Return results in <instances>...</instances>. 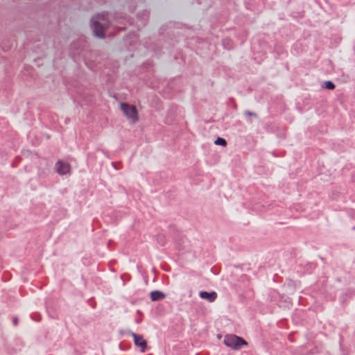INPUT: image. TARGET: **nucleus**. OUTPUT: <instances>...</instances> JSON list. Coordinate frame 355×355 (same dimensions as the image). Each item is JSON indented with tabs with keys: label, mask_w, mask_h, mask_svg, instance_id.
<instances>
[{
	"label": "nucleus",
	"mask_w": 355,
	"mask_h": 355,
	"mask_svg": "<svg viewBox=\"0 0 355 355\" xmlns=\"http://www.w3.org/2000/svg\"><path fill=\"white\" fill-rule=\"evenodd\" d=\"M165 294L159 291H155L150 293V299L152 301H158L163 300Z\"/></svg>",
	"instance_id": "nucleus-7"
},
{
	"label": "nucleus",
	"mask_w": 355,
	"mask_h": 355,
	"mask_svg": "<svg viewBox=\"0 0 355 355\" xmlns=\"http://www.w3.org/2000/svg\"><path fill=\"white\" fill-rule=\"evenodd\" d=\"M120 108L126 118L132 123L139 121L138 112L135 105H129L126 103H121Z\"/></svg>",
	"instance_id": "nucleus-2"
},
{
	"label": "nucleus",
	"mask_w": 355,
	"mask_h": 355,
	"mask_svg": "<svg viewBox=\"0 0 355 355\" xmlns=\"http://www.w3.org/2000/svg\"><path fill=\"white\" fill-rule=\"evenodd\" d=\"M13 323H14V324H15V325H17V318H15V319L13 320Z\"/></svg>",
	"instance_id": "nucleus-10"
},
{
	"label": "nucleus",
	"mask_w": 355,
	"mask_h": 355,
	"mask_svg": "<svg viewBox=\"0 0 355 355\" xmlns=\"http://www.w3.org/2000/svg\"><path fill=\"white\" fill-rule=\"evenodd\" d=\"M107 15L105 14L98 15L92 19L94 35L100 38L104 37V30L107 26Z\"/></svg>",
	"instance_id": "nucleus-1"
},
{
	"label": "nucleus",
	"mask_w": 355,
	"mask_h": 355,
	"mask_svg": "<svg viewBox=\"0 0 355 355\" xmlns=\"http://www.w3.org/2000/svg\"><path fill=\"white\" fill-rule=\"evenodd\" d=\"M248 114L249 115H252V116H254V115H255L254 114H253V113H251V112H248Z\"/></svg>",
	"instance_id": "nucleus-11"
},
{
	"label": "nucleus",
	"mask_w": 355,
	"mask_h": 355,
	"mask_svg": "<svg viewBox=\"0 0 355 355\" xmlns=\"http://www.w3.org/2000/svg\"><path fill=\"white\" fill-rule=\"evenodd\" d=\"M132 337L134 338L135 344L137 346L140 347L141 348V351L142 352H144L145 350H146V348L147 347L146 341L140 335H137V334H136L135 333H132Z\"/></svg>",
	"instance_id": "nucleus-5"
},
{
	"label": "nucleus",
	"mask_w": 355,
	"mask_h": 355,
	"mask_svg": "<svg viewBox=\"0 0 355 355\" xmlns=\"http://www.w3.org/2000/svg\"><path fill=\"white\" fill-rule=\"evenodd\" d=\"M56 171L58 174L63 175L69 173L71 166L67 162L58 161L55 164Z\"/></svg>",
	"instance_id": "nucleus-4"
},
{
	"label": "nucleus",
	"mask_w": 355,
	"mask_h": 355,
	"mask_svg": "<svg viewBox=\"0 0 355 355\" xmlns=\"http://www.w3.org/2000/svg\"><path fill=\"white\" fill-rule=\"evenodd\" d=\"M223 342L226 346L234 349H239L241 346L248 345L245 340L235 335H227L225 336Z\"/></svg>",
	"instance_id": "nucleus-3"
},
{
	"label": "nucleus",
	"mask_w": 355,
	"mask_h": 355,
	"mask_svg": "<svg viewBox=\"0 0 355 355\" xmlns=\"http://www.w3.org/2000/svg\"><path fill=\"white\" fill-rule=\"evenodd\" d=\"M214 144L216 145H220V146H227V141H225V139L221 138V137H218L215 140Z\"/></svg>",
	"instance_id": "nucleus-8"
},
{
	"label": "nucleus",
	"mask_w": 355,
	"mask_h": 355,
	"mask_svg": "<svg viewBox=\"0 0 355 355\" xmlns=\"http://www.w3.org/2000/svg\"><path fill=\"white\" fill-rule=\"evenodd\" d=\"M199 296L203 300H205L209 302H213L217 298L218 294L215 291H212L211 293H208L207 291H200L199 293Z\"/></svg>",
	"instance_id": "nucleus-6"
},
{
	"label": "nucleus",
	"mask_w": 355,
	"mask_h": 355,
	"mask_svg": "<svg viewBox=\"0 0 355 355\" xmlns=\"http://www.w3.org/2000/svg\"><path fill=\"white\" fill-rule=\"evenodd\" d=\"M324 85L325 87L328 89H334L335 88V85L331 81H326Z\"/></svg>",
	"instance_id": "nucleus-9"
}]
</instances>
